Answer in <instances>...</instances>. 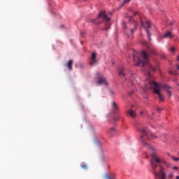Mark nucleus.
Segmentation results:
<instances>
[{
  "instance_id": "obj_1",
  "label": "nucleus",
  "mask_w": 179,
  "mask_h": 179,
  "mask_svg": "<svg viewBox=\"0 0 179 179\" xmlns=\"http://www.w3.org/2000/svg\"><path fill=\"white\" fill-rule=\"evenodd\" d=\"M141 57L143 60L141 59L136 55H133L134 61H137L136 65L139 66L141 64L144 71H145L148 78L145 82L144 87L143 88V92L146 93L148 89H151L153 91V93L157 95V97L159 101H164V96L162 94V90L163 88L162 87V84L157 83L155 81V78L150 73V71L153 72H156V69L149 63V60L148 59V53L145 51H141Z\"/></svg>"
},
{
  "instance_id": "obj_2",
  "label": "nucleus",
  "mask_w": 179,
  "mask_h": 179,
  "mask_svg": "<svg viewBox=\"0 0 179 179\" xmlns=\"http://www.w3.org/2000/svg\"><path fill=\"white\" fill-rule=\"evenodd\" d=\"M171 169V164L167 162L166 159L162 156L156 153L151 155L150 166L152 170V174L155 179H167V173H166V168Z\"/></svg>"
},
{
  "instance_id": "obj_3",
  "label": "nucleus",
  "mask_w": 179,
  "mask_h": 179,
  "mask_svg": "<svg viewBox=\"0 0 179 179\" xmlns=\"http://www.w3.org/2000/svg\"><path fill=\"white\" fill-rule=\"evenodd\" d=\"M100 20H103L105 22L106 27L103 28V30H108V28L110 26H111V24L110 23V18L107 17V14L106 13V11H101L99 16L96 18L92 20V23H96V24H100L101 22Z\"/></svg>"
},
{
  "instance_id": "obj_4",
  "label": "nucleus",
  "mask_w": 179,
  "mask_h": 179,
  "mask_svg": "<svg viewBox=\"0 0 179 179\" xmlns=\"http://www.w3.org/2000/svg\"><path fill=\"white\" fill-rule=\"evenodd\" d=\"M137 130L140 134H142L143 135L140 137V141L145 146H147V148H149V144L145 141V138L146 139H149V131L148 130V128L143 127H137Z\"/></svg>"
},
{
  "instance_id": "obj_5",
  "label": "nucleus",
  "mask_w": 179,
  "mask_h": 179,
  "mask_svg": "<svg viewBox=\"0 0 179 179\" xmlns=\"http://www.w3.org/2000/svg\"><path fill=\"white\" fill-rule=\"evenodd\" d=\"M122 26L123 30L126 34H131V36H134V33L136 31V26H138V24H136V22L133 21L129 24V26H127L126 22H123ZM128 27L129 29V31H128Z\"/></svg>"
},
{
  "instance_id": "obj_6",
  "label": "nucleus",
  "mask_w": 179,
  "mask_h": 179,
  "mask_svg": "<svg viewBox=\"0 0 179 179\" xmlns=\"http://www.w3.org/2000/svg\"><path fill=\"white\" fill-rule=\"evenodd\" d=\"M141 26L145 29L148 40H150V41H152V38H150V33L149 32V29H150L151 26L150 22L146 21L145 23L141 22Z\"/></svg>"
},
{
  "instance_id": "obj_7",
  "label": "nucleus",
  "mask_w": 179,
  "mask_h": 179,
  "mask_svg": "<svg viewBox=\"0 0 179 179\" xmlns=\"http://www.w3.org/2000/svg\"><path fill=\"white\" fill-rule=\"evenodd\" d=\"M97 53H96L95 52H94L89 60L90 62V66H96V65L97 64Z\"/></svg>"
},
{
  "instance_id": "obj_8",
  "label": "nucleus",
  "mask_w": 179,
  "mask_h": 179,
  "mask_svg": "<svg viewBox=\"0 0 179 179\" xmlns=\"http://www.w3.org/2000/svg\"><path fill=\"white\" fill-rule=\"evenodd\" d=\"M96 85L99 86L101 85H104V86H108V82H107V79H106L104 76H100L98 78Z\"/></svg>"
},
{
  "instance_id": "obj_9",
  "label": "nucleus",
  "mask_w": 179,
  "mask_h": 179,
  "mask_svg": "<svg viewBox=\"0 0 179 179\" xmlns=\"http://www.w3.org/2000/svg\"><path fill=\"white\" fill-rule=\"evenodd\" d=\"M112 111L113 114L120 113V108H118V103L115 101L112 102Z\"/></svg>"
},
{
  "instance_id": "obj_10",
  "label": "nucleus",
  "mask_w": 179,
  "mask_h": 179,
  "mask_svg": "<svg viewBox=\"0 0 179 179\" xmlns=\"http://www.w3.org/2000/svg\"><path fill=\"white\" fill-rule=\"evenodd\" d=\"M162 89H164L166 92H167L168 96H169V97H171V91H170V87H169V85L162 84Z\"/></svg>"
},
{
  "instance_id": "obj_11",
  "label": "nucleus",
  "mask_w": 179,
  "mask_h": 179,
  "mask_svg": "<svg viewBox=\"0 0 179 179\" xmlns=\"http://www.w3.org/2000/svg\"><path fill=\"white\" fill-rule=\"evenodd\" d=\"M73 65V60L71 59L68 62V63L66 64V66H67L69 71H72Z\"/></svg>"
},
{
  "instance_id": "obj_12",
  "label": "nucleus",
  "mask_w": 179,
  "mask_h": 179,
  "mask_svg": "<svg viewBox=\"0 0 179 179\" xmlns=\"http://www.w3.org/2000/svg\"><path fill=\"white\" fill-rule=\"evenodd\" d=\"M119 76L120 78H125V69L124 67H121L119 71Z\"/></svg>"
},
{
  "instance_id": "obj_13",
  "label": "nucleus",
  "mask_w": 179,
  "mask_h": 179,
  "mask_svg": "<svg viewBox=\"0 0 179 179\" xmlns=\"http://www.w3.org/2000/svg\"><path fill=\"white\" fill-rule=\"evenodd\" d=\"M115 131H116V130H115V127H111L110 129H109L108 130V133L110 135V136H114Z\"/></svg>"
},
{
  "instance_id": "obj_14",
  "label": "nucleus",
  "mask_w": 179,
  "mask_h": 179,
  "mask_svg": "<svg viewBox=\"0 0 179 179\" xmlns=\"http://www.w3.org/2000/svg\"><path fill=\"white\" fill-rule=\"evenodd\" d=\"M173 37L171 31H168L164 35V38H173Z\"/></svg>"
},
{
  "instance_id": "obj_15",
  "label": "nucleus",
  "mask_w": 179,
  "mask_h": 179,
  "mask_svg": "<svg viewBox=\"0 0 179 179\" xmlns=\"http://www.w3.org/2000/svg\"><path fill=\"white\" fill-rule=\"evenodd\" d=\"M127 113L132 118H135V117H136V113L133 110H129Z\"/></svg>"
},
{
  "instance_id": "obj_16",
  "label": "nucleus",
  "mask_w": 179,
  "mask_h": 179,
  "mask_svg": "<svg viewBox=\"0 0 179 179\" xmlns=\"http://www.w3.org/2000/svg\"><path fill=\"white\" fill-rule=\"evenodd\" d=\"M115 117H114V121L115 122H116V121H118L120 120V118H121V114L118 113V114H115Z\"/></svg>"
},
{
  "instance_id": "obj_17",
  "label": "nucleus",
  "mask_w": 179,
  "mask_h": 179,
  "mask_svg": "<svg viewBox=\"0 0 179 179\" xmlns=\"http://www.w3.org/2000/svg\"><path fill=\"white\" fill-rule=\"evenodd\" d=\"M168 178L169 179H173L174 178V173L173 172H171L168 174Z\"/></svg>"
},
{
  "instance_id": "obj_18",
  "label": "nucleus",
  "mask_w": 179,
  "mask_h": 179,
  "mask_svg": "<svg viewBox=\"0 0 179 179\" xmlns=\"http://www.w3.org/2000/svg\"><path fill=\"white\" fill-rule=\"evenodd\" d=\"M81 168L83 169V170H87V169H89V166H87V164H84L81 165Z\"/></svg>"
},
{
  "instance_id": "obj_19",
  "label": "nucleus",
  "mask_w": 179,
  "mask_h": 179,
  "mask_svg": "<svg viewBox=\"0 0 179 179\" xmlns=\"http://www.w3.org/2000/svg\"><path fill=\"white\" fill-rule=\"evenodd\" d=\"M128 2H131V0H123L122 6H124L125 3H128Z\"/></svg>"
},
{
  "instance_id": "obj_20",
  "label": "nucleus",
  "mask_w": 179,
  "mask_h": 179,
  "mask_svg": "<svg viewBox=\"0 0 179 179\" xmlns=\"http://www.w3.org/2000/svg\"><path fill=\"white\" fill-rule=\"evenodd\" d=\"M105 178L106 179H115L114 178H111V176H110L108 174L105 175Z\"/></svg>"
},
{
  "instance_id": "obj_21",
  "label": "nucleus",
  "mask_w": 179,
  "mask_h": 179,
  "mask_svg": "<svg viewBox=\"0 0 179 179\" xmlns=\"http://www.w3.org/2000/svg\"><path fill=\"white\" fill-rule=\"evenodd\" d=\"M109 94L110 96H114V91H113V90H109Z\"/></svg>"
},
{
  "instance_id": "obj_22",
  "label": "nucleus",
  "mask_w": 179,
  "mask_h": 179,
  "mask_svg": "<svg viewBox=\"0 0 179 179\" xmlns=\"http://www.w3.org/2000/svg\"><path fill=\"white\" fill-rule=\"evenodd\" d=\"M174 24V22H169L168 23H166V26H173V24Z\"/></svg>"
},
{
  "instance_id": "obj_23",
  "label": "nucleus",
  "mask_w": 179,
  "mask_h": 179,
  "mask_svg": "<svg viewBox=\"0 0 179 179\" xmlns=\"http://www.w3.org/2000/svg\"><path fill=\"white\" fill-rule=\"evenodd\" d=\"M173 160H174L175 162H178L179 158H176L174 157H172Z\"/></svg>"
},
{
  "instance_id": "obj_24",
  "label": "nucleus",
  "mask_w": 179,
  "mask_h": 179,
  "mask_svg": "<svg viewBox=\"0 0 179 179\" xmlns=\"http://www.w3.org/2000/svg\"><path fill=\"white\" fill-rule=\"evenodd\" d=\"M171 52H174V51H176V48H174L173 47L171 48Z\"/></svg>"
},
{
  "instance_id": "obj_25",
  "label": "nucleus",
  "mask_w": 179,
  "mask_h": 179,
  "mask_svg": "<svg viewBox=\"0 0 179 179\" xmlns=\"http://www.w3.org/2000/svg\"><path fill=\"white\" fill-rule=\"evenodd\" d=\"M151 138H157L155 134H150Z\"/></svg>"
},
{
  "instance_id": "obj_26",
  "label": "nucleus",
  "mask_w": 179,
  "mask_h": 179,
  "mask_svg": "<svg viewBox=\"0 0 179 179\" xmlns=\"http://www.w3.org/2000/svg\"><path fill=\"white\" fill-rule=\"evenodd\" d=\"M173 170H178V166H174V167L173 168Z\"/></svg>"
},
{
  "instance_id": "obj_27",
  "label": "nucleus",
  "mask_w": 179,
  "mask_h": 179,
  "mask_svg": "<svg viewBox=\"0 0 179 179\" xmlns=\"http://www.w3.org/2000/svg\"><path fill=\"white\" fill-rule=\"evenodd\" d=\"M157 110H158V111H162V108H158Z\"/></svg>"
},
{
  "instance_id": "obj_28",
  "label": "nucleus",
  "mask_w": 179,
  "mask_h": 179,
  "mask_svg": "<svg viewBox=\"0 0 179 179\" xmlns=\"http://www.w3.org/2000/svg\"><path fill=\"white\" fill-rule=\"evenodd\" d=\"M138 12H134V15H138Z\"/></svg>"
},
{
  "instance_id": "obj_29",
  "label": "nucleus",
  "mask_w": 179,
  "mask_h": 179,
  "mask_svg": "<svg viewBox=\"0 0 179 179\" xmlns=\"http://www.w3.org/2000/svg\"><path fill=\"white\" fill-rule=\"evenodd\" d=\"M176 67L178 68V71H179V65L176 64Z\"/></svg>"
},
{
  "instance_id": "obj_30",
  "label": "nucleus",
  "mask_w": 179,
  "mask_h": 179,
  "mask_svg": "<svg viewBox=\"0 0 179 179\" xmlns=\"http://www.w3.org/2000/svg\"><path fill=\"white\" fill-rule=\"evenodd\" d=\"M134 94V92H131L129 94Z\"/></svg>"
},
{
  "instance_id": "obj_31",
  "label": "nucleus",
  "mask_w": 179,
  "mask_h": 179,
  "mask_svg": "<svg viewBox=\"0 0 179 179\" xmlns=\"http://www.w3.org/2000/svg\"><path fill=\"white\" fill-rule=\"evenodd\" d=\"M176 179H179V176H176Z\"/></svg>"
},
{
  "instance_id": "obj_32",
  "label": "nucleus",
  "mask_w": 179,
  "mask_h": 179,
  "mask_svg": "<svg viewBox=\"0 0 179 179\" xmlns=\"http://www.w3.org/2000/svg\"><path fill=\"white\" fill-rule=\"evenodd\" d=\"M60 27L61 29H62L64 27V25H61Z\"/></svg>"
},
{
  "instance_id": "obj_33",
  "label": "nucleus",
  "mask_w": 179,
  "mask_h": 179,
  "mask_svg": "<svg viewBox=\"0 0 179 179\" xmlns=\"http://www.w3.org/2000/svg\"><path fill=\"white\" fill-rule=\"evenodd\" d=\"M81 36H83V32L81 33Z\"/></svg>"
},
{
  "instance_id": "obj_34",
  "label": "nucleus",
  "mask_w": 179,
  "mask_h": 179,
  "mask_svg": "<svg viewBox=\"0 0 179 179\" xmlns=\"http://www.w3.org/2000/svg\"><path fill=\"white\" fill-rule=\"evenodd\" d=\"M169 73H171V75H173V73L171 71H170Z\"/></svg>"
},
{
  "instance_id": "obj_35",
  "label": "nucleus",
  "mask_w": 179,
  "mask_h": 179,
  "mask_svg": "<svg viewBox=\"0 0 179 179\" xmlns=\"http://www.w3.org/2000/svg\"><path fill=\"white\" fill-rule=\"evenodd\" d=\"M140 114H141V115L143 114V112H141Z\"/></svg>"
},
{
  "instance_id": "obj_36",
  "label": "nucleus",
  "mask_w": 179,
  "mask_h": 179,
  "mask_svg": "<svg viewBox=\"0 0 179 179\" xmlns=\"http://www.w3.org/2000/svg\"><path fill=\"white\" fill-rule=\"evenodd\" d=\"M178 61H179V56H178Z\"/></svg>"
}]
</instances>
